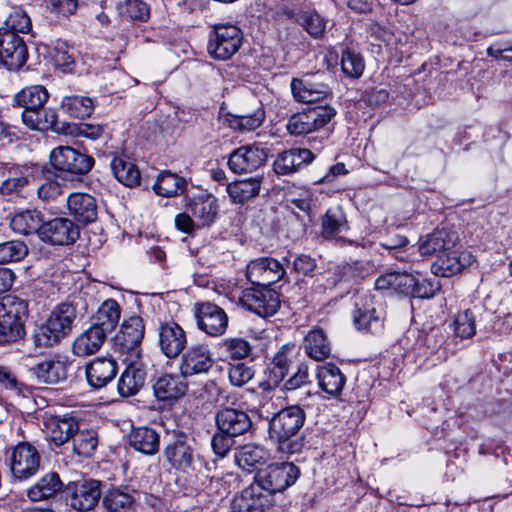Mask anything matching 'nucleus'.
Returning a JSON list of instances; mask_svg holds the SVG:
<instances>
[{
  "label": "nucleus",
  "instance_id": "680f3d73",
  "mask_svg": "<svg viewBox=\"0 0 512 512\" xmlns=\"http://www.w3.org/2000/svg\"><path fill=\"white\" fill-rule=\"evenodd\" d=\"M295 349V345L293 343H287L282 345L280 349L275 354L271 366L276 370H279L284 373H288L290 364L292 363V355Z\"/></svg>",
  "mask_w": 512,
  "mask_h": 512
},
{
  "label": "nucleus",
  "instance_id": "6e6d98bb",
  "mask_svg": "<svg viewBox=\"0 0 512 512\" xmlns=\"http://www.w3.org/2000/svg\"><path fill=\"white\" fill-rule=\"evenodd\" d=\"M32 28L31 19L26 11L19 6L11 8L1 29H9L14 33H28Z\"/></svg>",
  "mask_w": 512,
  "mask_h": 512
},
{
  "label": "nucleus",
  "instance_id": "864d4df0",
  "mask_svg": "<svg viewBox=\"0 0 512 512\" xmlns=\"http://www.w3.org/2000/svg\"><path fill=\"white\" fill-rule=\"evenodd\" d=\"M103 505L109 512H130L134 505V498L127 492L113 489L104 496Z\"/></svg>",
  "mask_w": 512,
  "mask_h": 512
},
{
  "label": "nucleus",
  "instance_id": "8fccbe9b",
  "mask_svg": "<svg viewBox=\"0 0 512 512\" xmlns=\"http://www.w3.org/2000/svg\"><path fill=\"white\" fill-rule=\"evenodd\" d=\"M73 451L83 457H90L98 446V434L93 429L76 430L72 438Z\"/></svg>",
  "mask_w": 512,
  "mask_h": 512
},
{
  "label": "nucleus",
  "instance_id": "f3484780",
  "mask_svg": "<svg viewBox=\"0 0 512 512\" xmlns=\"http://www.w3.org/2000/svg\"><path fill=\"white\" fill-rule=\"evenodd\" d=\"M195 318L198 328L213 337L223 335L228 327L226 312L211 302L196 304Z\"/></svg>",
  "mask_w": 512,
  "mask_h": 512
},
{
  "label": "nucleus",
  "instance_id": "ea45409f",
  "mask_svg": "<svg viewBox=\"0 0 512 512\" xmlns=\"http://www.w3.org/2000/svg\"><path fill=\"white\" fill-rule=\"evenodd\" d=\"M262 184L261 177L238 180L227 185V193L234 203H245L259 194Z\"/></svg>",
  "mask_w": 512,
  "mask_h": 512
},
{
  "label": "nucleus",
  "instance_id": "cd10ccee",
  "mask_svg": "<svg viewBox=\"0 0 512 512\" xmlns=\"http://www.w3.org/2000/svg\"><path fill=\"white\" fill-rule=\"evenodd\" d=\"M291 90L295 99L304 103L321 101L330 95V89L326 84L313 82L311 76L308 75L302 79H292Z\"/></svg>",
  "mask_w": 512,
  "mask_h": 512
},
{
  "label": "nucleus",
  "instance_id": "dca6fc26",
  "mask_svg": "<svg viewBox=\"0 0 512 512\" xmlns=\"http://www.w3.org/2000/svg\"><path fill=\"white\" fill-rule=\"evenodd\" d=\"M285 273L279 261L271 257H261L249 262L246 276L252 284L268 287L280 281Z\"/></svg>",
  "mask_w": 512,
  "mask_h": 512
},
{
  "label": "nucleus",
  "instance_id": "72a5a7b5",
  "mask_svg": "<svg viewBox=\"0 0 512 512\" xmlns=\"http://www.w3.org/2000/svg\"><path fill=\"white\" fill-rule=\"evenodd\" d=\"M39 382L56 384L67 378V364L58 358L45 359L32 368Z\"/></svg>",
  "mask_w": 512,
  "mask_h": 512
},
{
  "label": "nucleus",
  "instance_id": "052dcab7",
  "mask_svg": "<svg viewBox=\"0 0 512 512\" xmlns=\"http://www.w3.org/2000/svg\"><path fill=\"white\" fill-rule=\"evenodd\" d=\"M121 13L131 20L147 21L150 8L143 0H126L121 7Z\"/></svg>",
  "mask_w": 512,
  "mask_h": 512
},
{
  "label": "nucleus",
  "instance_id": "473e14b6",
  "mask_svg": "<svg viewBox=\"0 0 512 512\" xmlns=\"http://www.w3.org/2000/svg\"><path fill=\"white\" fill-rule=\"evenodd\" d=\"M317 379L319 387L333 397L340 395L346 383L344 374L332 363L318 367Z\"/></svg>",
  "mask_w": 512,
  "mask_h": 512
},
{
  "label": "nucleus",
  "instance_id": "e2e57ef3",
  "mask_svg": "<svg viewBox=\"0 0 512 512\" xmlns=\"http://www.w3.org/2000/svg\"><path fill=\"white\" fill-rule=\"evenodd\" d=\"M228 376L232 385L241 387L253 378L254 371L244 363H238L230 366Z\"/></svg>",
  "mask_w": 512,
  "mask_h": 512
},
{
  "label": "nucleus",
  "instance_id": "a878e982",
  "mask_svg": "<svg viewBox=\"0 0 512 512\" xmlns=\"http://www.w3.org/2000/svg\"><path fill=\"white\" fill-rule=\"evenodd\" d=\"M126 368L118 381V391L121 396L129 397L137 394L145 383L146 373L140 360L124 358Z\"/></svg>",
  "mask_w": 512,
  "mask_h": 512
},
{
  "label": "nucleus",
  "instance_id": "e433bc0d",
  "mask_svg": "<svg viewBox=\"0 0 512 512\" xmlns=\"http://www.w3.org/2000/svg\"><path fill=\"white\" fill-rule=\"evenodd\" d=\"M106 335L96 327L90 326L73 342L72 351L76 356L86 357L95 354L102 347Z\"/></svg>",
  "mask_w": 512,
  "mask_h": 512
},
{
  "label": "nucleus",
  "instance_id": "9d476101",
  "mask_svg": "<svg viewBox=\"0 0 512 512\" xmlns=\"http://www.w3.org/2000/svg\"><path fill=\"white\" fill-rule=\"evenodd\" d=\"M8 461L12 476L18 480H26L38 472L41 455L32 444L21 442L11 449Z\"/></svg>",
  "mask_w": 512,
  "mask_h": 512
},
{
  "label": "nucleus",
  "instance_id": "423d86ee",
  "mask_svg": "<svg viewBox=\"0 0 512 512\" xmlns=\"http://www.w3.org/2000/svg\"><path fill=\"white\" fill-rule=\"evenodd\" d=\"M300 475L299 468L290 462L276 463L260 469L254 480L272 497L293 485Z\"/></svg>",
  "mask_w": 512,
  "mask_h": 512
},
{
  "label": "nucleus",
  "instance_id": "09e8293b",
  "mask_svg": "<svg viewBox=\"0 0 512 512\" xmlns=\"http://www.w3.org/2000/svg\"><path fill=\"white\" fill-rule=\"evenodd\" d=\"M62 110L74 118L89 117L94 110L93 100L86 96H66L61 102Z\"/></svg>",
  "mask_w": 512,
  "mask_h": 512
},
{
  "label": "nucleus",
  "instance_id": "aec40b11",
  "mask_svg": "<svg viewBox=\"0 0 512 512\" xmlns=\"http://www.w3.org/2000/svg\"><path fill=\"white\" fill-rule=\"evenodd\" d=\"M158 342L161 351L168 358H176L187 345L183 328L174 321L161 323L158 327Z\"/></svg>",
  "mask_w": 512,
  "mask_h": 512
},
{
  "label": "nucleus",
  "instance_id": "338daca9",
  "mask_svg": "<svg viewBox=\"0 0 512 512\" xmlns=\"http://www.w3.org/2000/svg\"><path fill=\"white\" fill-rule=\"evenodd\" d=\"M54 65L63 72H71L74 68V58L64 46H57L51 53Z\"/></svg>",
  "mask_w": 512,
  "mask_h": 512
},
{
  "label": "nucleus",
  "instance_id": "69168bd1",
  "mask_svg": "<svg viewBox=\"0 0 512 512\" xmlns=\"http://www.w3.org/2000/svg\"><path fill=\"white\" fill-rule=\"evenodd\" d=\"M78 7V0H48L46 8L56 16H70Z\"/></svg>",
  "mask_w": 512,
  "mask_h": 512
},
{
  "label": "nucleus",
  "instance_id": "bb28decb",
  "mask_svg": "<svg viewBox=\"0 0 512 512\" xmlns=\"http://www.w3.org/2000/svg\"><path fill=\"white\" fill-rule=\"evenodd\" d=\"M213 365V359L207 346H191L182 356L180 370L184 376L207 372Z\"/></svg>",
  "mask_w": 512,
  "mask_h": 512
},
{
  "label": "nucleus",
  "instance_id": "bf43d9fd",
  "mask_svg": "<svg viewBox=\"0 0 512 512\" xmlns=\"http://www.w3.org/2000/svg\"><path fill=\"white\" fill-rule=\"evenodd\" d=\"M27 254V247L20 241H7L0 244V264L19 261Z\"/></svg>",
  "mask_w": 512,
  "mask_h": 512
},
{
  "label": "nucleus",
  "instance_id": "412c9836",
  "mask_svg": "<svg viewBox=\"0 0 512 512\" xmlns=\"http://www.w3.org/2000/svg\"><path fill=\"white\" fill-rule=\"evenodd\" d=\"M215 420L218 430L232 437L243 435L252 427L249 415L235 408L227 407L219 410Z\"/></svg>",
  "mask_w": 512,
  "mask_h": 512
},
{
  "label": "nucleus",
  "instance_id": "58836bf2",
  "mask_svg": "<svg viewBox=\"0 0 512 512\" xmlns=\"http://www.w3.org/2000/svg\"><path fill=\"white\" fill-rule=\"evenodd\" d=\"M62 489V481L56 472H49L27 490L32 502L43 501L55 496Z\"/></svg>",
  "mask_w": 512,
  "mask_h": 512
},
{
  "label": "nucleus",
  "instance_id": "603ef678",
  "mask_svg": "<svg viewBox=\"0 0 512 512\" xmlns=\"http://www.w3.org/2000/svg\"><path fill=\"white\" fill-rule=\"evenodd\" d=\"M219 349L226 358L232 360H242L251 353L250 343L242 337H230L224 339L219 344Z\"/></svg>",
  "mask_w": 512,
  "mask_h": 512
},
{
  "label": "nucleus",
  "instance_id": "f704fd0d",
  "mask_svg": "<svg viewBox=\"0 0 512 512\" xmlns=\"http://www.w3.org/2000/svg\"><path fill=\"white\" fill-rule=\"evenodd\" d=\"M154 394L161 401L176 400L187 391V384L181 376L164 374L155 382Z\"/></svg>",
  "mask_w": 512,
  "mask_h": 512
},
{
  "label": "nucleus",
  "instance_id": "1a4fd4ad",
  "mask_svg": "<svg viewBox=\"0 0 512 512\" xmlns=\"http://www.w3.org/2000/svg\"><path fill=\"white\" fill-rule=\"evenodd\" d=\"M52 167L70 175H85L94 165V159L70 146H59L50 153Z\"/></svg>",
  "mask_w": 512,
  "mask_h": 512
},
{
  "label": "nucleus",
  "instance_id": "3c124183",
  "mask_svg": "<svg viewBox=\"0 0 512 512\" xmlns=\"http://www.w3.org/2000/svg\"><path fill=\"white\" fill-rule=\"evenodd\" d=\"M265 118L263 109L258 108L250 114H229L226 118L230 128L240 132H249L258 128Z\"/></svg>",
  "mask_w": 512,
  "mask_h": 512
},
{
  "label": "nucleus",
  "instance_id": "6ab92c4d",
  "mask_svg": "<svg viewBox=\"0 0 512 512\" xmlns=\"http://www.w3.org/2000/svg\"><path fill=\"white\" fill-rule=\"evenodd\" d=\"M70 490V504L78 511H90L94 509L101 497V483L94 479L74 482Z\"/></svg>",
  "mask_w": 512,
  "mask_h": 512
},
{
  "label": "nucleus",
  "instance_id": "f03ea898",
  "mask_svg": "<svg viewBox=\"0 0 512 512\" xmlns=\"http://www.w3.org/2000/svg\"><path fill=\"white\" fill-rule=\"evenodd\" d=\"M48 99L49 93L41 85L26 87L14 96L15 103L24 108L22 120L27 127L40 131L56 128V112L44 107Z\"/></svg>",
  "mask_w": 512,
  "mask_h": 512
},
{
  "label": "nucleus",
  "instance_id": "4be33fe9",
  "mask_svg": "<svg viewBox=\"0 0 512 512\" xmlns=\"http://www.w3.org/2000/svg\"><path fill=\"white\" fill-rule=\"evenodd\" d=\"M187 210L196 221V227L210 226L218 215V201L208 193L193 196L187 202Z\"/></svg>",
  "mask_w": 512,
  "mask_h": 512
},
{
  "label": "nucleus",
  "instance_id": "0eeeda50",
  "mask_svg": "<svg viewBox=\"0 0 512 512\" xmlns=\"http://www.w3.org/2000/svg\"><path fill=\"white\" fill-rule=\"evenodd\" d=\"M145 325L140 316H131L123 321L120 331L114 338L115 349L124 358L140 360L142 349L141 343L144 338Z\"/></svg>",
  "mask_w": 512,
  "mask_h": 512
},
{
  "label": "nucleus",
  "instance_id": "f8f14e48",
  "mask_svg": "<svg viewBox=\"0 0 512 512\" xmlns=\"http://www.w3.org/2000/svg\"><path fill=\"white\" fill-rule=\"evenodd\" d=\"M239 303L261 317H268L277 312L280 300L279 295L274 290L266 287L249 288L242 292Z\"/></svg>",
  "mask_w": 512,
  "mask_h": 512
},
{
  "label": "nucleus",
  "instance_id": "37998d69",
  "mask_svg": "<svg viewBox=\"0 0 512 512\" xmlns=\"http://www.w3.org/2000/svg\"><path fill=\"white\" fill-rule=\"evenodd\" d=\"M414 285V276L408 273L387 272L375 280L377 290H391L398 293H409Z\"/></svg>",
  "mask_w": 512,
  "mask_h": 512
},
{
  "label": "nucleus",
  "instance_id": "c756f323",
  "mask_svg": "<svg viewBox=\"0 0 512 512\" xmlns=\"http://www.w3.org/2000/svg\"><path fill=\"white\" fill-rule=\"evenodd\" d=\"M117 374V364L114 359L99 357L86 366L88 383L94 388H102Z\"/></svg>",
  "mask_w": 512,
  "mask_h": 512
},
{
  "label": "nucleus",
  "instance_id": "13d9d810",
  "mask_svg": "<svg viewBox=\"0 0 512 512\" xmlns=\"http://www.w3.org/2000/svg\"><path fill=\"white\" fill-rule=\"evenodd\" d=\"M342 71L349 77L357 78L364 71L363 58L350 50H345L341 58Z\"/></svg>",
  "mask_w": 512,
  "mask_h": 512
},
{
  "label": "nucleus",
  "instance_id": "2f4dec72",
  "mask_svg": "<svg viewBox=\"0 0 512 512\" xmlns=\"http://www.w3.org/2000/svg\"><path fill=\"white\" fill-rule=\"evenodd\" d=\"M458 241L455 231L448 229H436L420 244L419 252L423 256H430L434 253L450 250Z\"/></svg>",
  "mask_w": 512,
  "mask_h": 512
},
{
  "label": "nucleus",
  "instance_id": "c85d7f7f",
  "mask_svg": "<svg viewBox=\"0 0 512 512\" xmlns=\"http://www.w3.org/2000/svg\"><path fill=\"white\" fill-rule=\"evenodd\" d=\"M69 214L84 225L97 219V203L94 197L86 193H72L67 198Z\"/></svg>",
  "mask_w": 512,
  "mask_h": 512
},
{
  "label": "nucleus",
  "instance_id": "7ed1b4c3",
  "mask_svg": "<svg viewBox=\"0 0 512 512\" xmlns=\"http://www.w3.org/2000/svg\"><path fill=\"white\" fill-rule=\"evenodd\" d=\"M27 303L14 295L0 299V344L15 343L25 336Z\"/></svg>",
  "mask_w": 512,
  "mask_h": 512
},
{
  "label": "nucleus",
  "instance_id": "4468645a",
  "mask_svg": "<svg viewBox=\"0 0 512 512\" xmlns=\"http://www.w3.org/2000/svg\"><path fill=\"white\" fill-rule=\"evenodd\" d=\"M27 58L28 50L23 39L14 31L0 29V61L7 69H20Z\"/></svg>",
  "mask_w": 512,
  "mask_h": 512
},
{
  "label": "nucleus",
  "instance_id": "393cba45",
  "mask_svg": "<svg viewBox=\"0 0 512 512\" xmlns=\"http://www.w3.org/2000/svg\"><path fill=\"white\" fill-rule=\"evenodd\" d=\"M313 159L314 154L309 149L292 148L277 155L273 169L278 175H288L306 167Z\"/></svg>",
  "mask_w": 512,
  "mask_h": 512
},
{
  "label": "nucleus",
  "instance_id": "a18cd8bd",
  "mask_svg": "<svg viewBox=\"0 0 512 512\" xmlns=\"http://www.w3.org/2000/svg\"><path fill=\"white\" fill-rule=\"evenodd\" d=\"M30 169L28 167H15L8 171V177L0 186V193L4 196H20L29 184Z\"/></svg>",
  "mask_w": 512,
  "mask_h": 512
},
{
  "label": "nucleus",
  "instance_id": "49530a36",
  "mask_svg": "<svg viewBox=\"0 0 512 512\" xmlns=\"http://www.w3.org/2000/svg\"><path fill=\"white\" fill-rule=\"evenodd\" d=\"M185 187L186 180L170 171H162L153 184L154 192L163 197H175L182 193Z\"/></svg>",
  "mask_w": 512,
  "mask_h": 512
},
{
  "label": "nucleus",
  "instance_id": "c9c22d12",
  "mask_svg": "<svg viewBox=\"0 0 512 512\" xmlns=\"http://www.w3.org/2000/svg\"><path fill=\"white\" fill-rule=\"evenodd\" d=\"M129 445L145 455H154L159 450V435L150 427L133 428L128 436Z\"/></svg>",
  "mask_w": 512,
  "mask_h": 512
},
{
  "label": "nucleus",
  "instance_id": "a19ab883",
  "mask_svg": "<svg viewBox=\"0 0 512 512\" xmlns=\"http://www.w3.org/2000/svg\"><path fill=\"white\" fill-rule=\"evenodd\" d=\"M304 348L305 352L316 361H322L331 354L330 342L320 328H314L306 335Z\"/></svg>",
  "mask_w": 512,
  "mask_h": 512
},
{
  "label": "nucleus",
  "instance_id": "4d7b16f0",
  "mask_svg": "<svg viewBox=\"0 0 512 512\" xmlns=\"http://www.w3.org/2000/svg\"><path fill=\"white\" fill-rule=\"evenodd\" d=\"M454 332L461 339H469L476 333V318L470 309L457 314L454 320Z\"/></svg>",
  "mask_w": 512,
  "mask_h": 512
},
{
  "label": "nucleus",
  "instance_id": "de8ad7c7",
  "mask_svg": "<svg viewBox=\"0 0 512 512\" xmlns=\"http://www.w3.org/2000/svg\"><path fill=\"white\" fill-rule=\"evenodd\" d=\"M234 458L241 468L250 469L264 464L268 459V452L258 445L247 444L236 450Z\"/></svg>",
  "mask_w": 512,
  "mask_h": 512
},
{
  "label": "nucleus",
  "instance_id": "774afa93",
  "mask_svg": "<svg viewBox=\"0 0 512 512\" xmlns=\"http://www.w3.org/2000/svg\"><path fill=\"white\" fill-rule=\"evenodd\" d=\"M438 289V284H433L427 279L418 280L414 277V285L411 286L409 293L418 298H432Z\"/></svg>",
  "mask_w": 512,
  "mask_h": 512
},
{
  "label": "nucleus",
  "instance_id": "b1692460",
  "mask_svg": "<svg viewBox=\"0 0 512 512\" xmlns=\"http://www.w3.org/2000/svg\"><path fill=\"white\" fill-rule=\"evenodd\" d=\"M474 260L469 251H449L437 258L432 265V271L436 276L450 277L469 267Z\"/></svg>",
  "mask_w": 512,
  "mask_h": 512
},
{
  "label": "nucleus",
  "instance_id": "a211bd4d",
  "mask_svg": "<svg viewBox=\"0 0 512 512\" xmlns=\"http://www.w3.org/2000/svg\"><path fill=\"white\" fill-rule=\"evenodd\" d=\"M78 227L67 218H55L43 223L40 238L53 245H69L79 238Z\"/></svg>",
  "mask_w": 512,
  "mask_h": 512
},
{
  "label": "nucleus",
  "instance_id": "c03bdc74",
  "mask_svg": "<svg viewBox=\"0 0 512 512\" xmlns=\"http://www.w3.org/2000/svg\"><path fill=\"white\" fill-rule=\"evenodd\" d=\"M42 225V215L36 210H26L17 213L10 221L12 230L22 235H29L35 232L40 234Z\"/></svg>",
  "mask_w": 512,
  "mask_h": 512
},
{
  "label": "nucleus",
  "instance_id": "2eb2a0df",
  "mask_svg": "<svg viewBox=\"0 0 512 512\" xmlns=\"http://www.w3.org/2000/svg\"><path fill=\"white\" fill-rule=\"evenodd\" d=\"M275 505V499L255 480L234 497V512H266Z\"/></svg>",
  "mask_w": 512,
  "mask_h": 512
},
{
  "label": "nucleus",
  "instance_id": "7c9ffc66",
  "mask_svg": "<svg viewBox=\"0 0 512 512\" xmlns=\"http://www.w3.org/2000/svg\"><path fill=\"white\" fill-rule=\"evenodd\" d=\"M381 313L376 309L373 298L368 295L356 298L353 310V323L359 330H370L381 321Z\"/></svg>",
  "mask_w": 512,
  "mask_h": 512
},
{
  "label": "nucleus",
  "instance_id": "ddd939ff",
  "mask_svg": "<svg viewBox=\"0 0 512 512\" xmlns=\"http://www.w3.org/2000/svg\"><path fill=\"white\" fill-rule=\"evenodd\" d=\"M267 160V150L260 144L243 145L231 152L228 159L230 170L236 174L252 173Z\"/></svg>",
  "mask_w": 512,
  "mask_h": 512
},
{
  "label": "nucleus",
  "instance_id": "4c0bfd02",
  "mask_svg": "<svg viewBox=\"0 0 512 512\" xmlns=\"http://www.w3.org/2000/svg\"><path fill=\"white\" fill-rule=\"evenodd\" d=\"M121 315V309L117 301L108 299L98 308L91 326L102 331L106 336L117 326Z\"/></svg>",
  "mask_w": 512,
  "mask_h": 512
},
{
  "label": "nucleus",
  "instance_id": "9b49d317",
  "mask_svg": "<svg viewBox=\"0 0 512 512\" xmlns=\"http://www.w3.org/2000/svg\"><path fill=\"white\" fill-rule=\"evenodd\" d=\"M242 42V33L234 25H217L210 35L208 42L209 54L218 60H227L239 49Z\"/></svg>",
  "mask_w": 512,
  "mask_h": 512
},
{
  "label": "nucleus",
  "instance_id": "0e129e2a",
  "mask_svg": "<svg viewBox=\"0 0 512 512\" xmlns=\"http://www.w3.org/2000/svg\"><path fill=\"white\" fill-rule=\"evenodd\" d=\"M344 226L343 216L328 210L322 218V234L332 237L341 231Z\"/></svg>",
  "mask_w": 512,
  "mask_h": 512
},
{
  "label": "nucleus",
  "instance_id": "79ce46f5",
  "mask_svg": "<svg viewBox=\"0 0 512 512\" xmlns=\"http://www.w3.org/2000/svg\"><path fill=\"white\" fill-rule=\"evenodd\" d=\"M111 170L115 178L127 187L140 183V172L137 166L125 156H116L111 161Z\"/></svg>",
  "mask_w": 512,
  "mask_h": 512
},
{
  "label": "nucleus",
  "instance_id": "6e6552de",
  "mask_svg": "<svg viewBox=\"0 0 512 512\" xmlns=\"http://www.w3.org/2000/svg\"><path fill=\"white\" fill-rule=\"evenodd\" d=\"M330 106H313L293 114L286 125L291 135L299 136L312 133L324 127L335 116Z\"/></svg>",
  "mask_w": 512,
  "mask_h": 512
},
{
  "label": "nucleus",
  "instance_id": "f257e3e1",
  "mask_svg": "<svg viewBox=\"0 0 512 512\" xmlns=\"http://www.w3.org/2000/svg\"><path fill=\"white\" fill-rule=\"evenodd\" d=\"M306 420L304 410L292 405L280 410L269 422L270 438L277 444L279 452L294 454L301 451L303 441L298 436Z\"/></svg>",
  "mask_w": 512,
  "mask_h": 512
},
{
  "label": "nucleus",
  "instance_id": "5701e85b",
  "mask_svg": "<svg viewBox=\"0 0 512 512\" xmlns=\"http://www.w3.org/2000/svg\"><path fill=\"white\" fill-rule=\"evenodd\" d=\"M44 427L48 440L61 446L73 438L78 422L70 415H48L44 419Z\"/></svg>",
  "mask_w": 512,
  "mask_h": 512
},
{
  "label": "nucleus",
  "instance_id": "39448f33",
  "mask_svg": "<svg viewBox=\"0 0 512 512\" xmlns=\"http://www.w3.org/2000/svg\"><path fill=\"white\" fill-rule=\"evenodd\" d=\"M163 455L171 468L182 473L193 471L200 459L195 451L194 439L183 431H173L171 440L164 447Z\"/></svg>",
  "mask_w": 512,
  "mask_h": 512
},
{
  "label": "nucleus",
  "instance_id": "5fc2aeb1",
  "mask_svg": "<svg viewBox=\"0 0 512 512\" xmlns=\"http://www.w3.org/2000/svg\"><path fill=\"white\" fill-rule=\"evenodd\" d=\"M296 22L314 38L321 37L326 28V21L315 11H299Z\"/></svg>",
  "mask_w": 512,
  "mask_h": 512
},
{
  "label": "nucleus",
  "instance_id": "20e7f679",
  "mask_svg": "<svg viewBox=\"0 0 512 512\" xmlns=\"http://www.w3.org/2000/svg\"><path fill=\"white\" fill-rule=\"evenodd\" d=\"M76 318V310L72 304L62 303L50 313L46 322L40 326L35 336L38 346L51 347L58 344L71 331Z\"/></svg>",
  "mask_w": 512,
  "mask_h": 512
}]
</instances>
